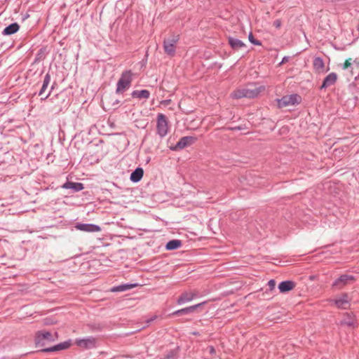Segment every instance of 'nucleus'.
<instances>
[{"label": "nucleus", "instance_id": "nucleus-17", "mask_svg": "<svg viewBox=\"0 0 359 359\" xmlns=\"http://www.w3.org/2000/svg\"><path fill=\"white\" fill-rule=\"evenodd\" d=\"M295 287V283L291 280L281 282L278 285L280 292H287L292 290Z\"/></svg>", "mask_w": 359, "mask_h": 359}, {"label": "nucleus", "instance_id": "nucleus-12", "mask_svg": "<svg viewBox=\"0 0 359 359\" xmlns=\"http://www.w3.org/2000/svg\"><path fill=\"white\" fill-rule=\"evenodd\" d=\"M198 296V291H187L184 292L177 299V304H182L186 302H190L194 299L195 297Z\"/></svg>", "mask_w": 359, "mask_h": 359}, {"label": "nucleus", "instance_id": "nucleus-10", "mask_svg": "<svg viewBox=\"0 0 359 359\" xmlns=\"http://www.w3.org/2000/svg\"><path fill=\"white\" fill-rule=\"evenodd\" d=\"M75 227L76 229L79 231L88 233L100 232L101 231V228L100 226L93 224L78 223L76 224Z\"/></svg>", "mask_w": 359, "mask_h": 359}, {"label": "nucleus", "instance_id": "nucleus-26", "mask_svg": "<svg viewBox=\"0 0 359 359\" xmlns=\"http://www.w3.org/2000/svg\"><path fill=\"white\" fill-rule=\"evenodd\" d=\"M203 303L202 304H196V305H194V306H189V307H187V308H184L182 309V312L184 313V315H186V314H189L190 313H192L194 312L198 307H199L200 306H201Z\"/></svg>", "mask_w": 359, "mask_h": 359}, {"label": "nucleus", "instance_id": "nucleus-35", "mask_svg": "<svg viewBox=\"0 0 359 359\" xmlns=\"http://www.w3.org/2000/svg\"><path fill=\"white\" fill-rule=\"evenodd\" d=\"M208 348H209V352L210 354H212V355L215 354L216 351L213 346H210L208 347Z\"/></svg>", "mask_w": 359, "mask_h": 359}, {"label": "nucleus", "instance_id": "nucleus-1", "mask_svg": "<svg viewBox=\"0 0 359 359\" xmlns=\"http://www.w3.org/2000/svg\"><path fill=\"white\" fill-rule=\"evenodd\" d=\"M264 90V86L257 87L254 85H248L244 88L236 89L231 93V96L235 99L243 97L255 98Z\"/></svg>", "mask_w": 359, "mask_h": 359}, {"label": "nucleus", "instance_id": "nucleus-13", "mask_svg": "<svg viewBox=\"0 0 359 359\" xmlns=\"http://www.w3.org/2000/svg\"><path fill=\"white\" fill-rule=\"evenodd\" d=\"M70 346H71V341L69 340V341H64L62 343L58 344L53 346L52 347H50V348H43L41 350V351L46 352V353L55 352V351L66 349V348H69Z\"/></svg>", "mask_w": 359, "mask_h": 359}, {"label": "nucleus", "instance_id": "nucleus-32", "mask_svg": "<svg viewBox=\"0 0 359 359\" xmlns=\"http://www.w3.org/2000/svg\"><path fill=\"white\" fill-rule=\"evenodd\" d=\"M273 25H274L276 27L279 28V27H280V25H281V22H280V20H275V21H274V22H273Z\"/></svg>", "mask_w": 359, "mask_h": 359}, {"label": "nucleus", "instance_id": "nucleus-8", "mask_svg": "<svg viewBox=\"0 0 359 359\" xmlns=\"http://www.w3.org/2000/svg\"><path fill=\"white\" fill-rule=\"evenodd\" d=\"M354 280L355 278L353 276L343 274L334 280L332 286V287L341 289L344 286L352 283Z\"/></svg>", "mask_w": 359, "mask_h": 359}, {"label": "nucleus", "instance_id": "nucleus-21", "mask_svg": "<svg viewBox=\"0 0 359 359\" xmlns=\"http://www.w3.org/2000/svg\"><path fill=\"white\" fill-rule=\"evenodd\" d=\"M355 323V317L351 313H346V315L344 316V318L341 321V325H346L349 327H354Z\"/></svg>", "mask_w": 359, "mask_h": 359}, {"label": "nucleus", "instance_id": "nucleus-11", "mask_svg": "<svg viewBox=\"0 0 359 359\" xmlns=\"http://www.w3.org/2000/svg\"><path fill=\"white\" fill-rule=\"evenodd\" d=\"M330 302H333L338 309H346L350 306L348 296L346 293H344L340 297L334 300L331 299Z\"/></svg>", "mask_w": 359, "mask_h": 359}, {"label": "nucleus", "instance_id": "nucleus-2", "mask_svg": "<svg viewBox=\"0 0 359 359\" xmlns=\"http://www.w3.org/2000/svg\"><path fill=\"white\" fill-rule=\"evenodd\" d=\"M132 72L131 71H125L122 73L120 79L116 84V93H123L125 90L130 87L132 82Z\"/></svg>", "mask_w": 359, "mask_h": 359}, {"label": "nucleus", "instance_id": "nucleus-18", "mask_svg": "<svg viewBox=\"0 0 359 359\" xmlns=\"http://www.w3.org/2000/svg\"><path fill=\"white\" fill-rule=\"evenodd\" d=\"M229 43L233 50H239L245 47V44L241 40L229 36L228 38Z\"/></svg>", "mask_w": 359, "mask_h": 359}, {"label": "nucleus", "instance_id": "nucleus-19", "mask_svg": "<svg viewBox=\"0 0 359 359\" xmlns=\"http://www.w3.org/2000/svg\"><path fill=\"white\" fill-rule=\"evenodd\" d=\"M144 170L142 168H137L130 175V180L133 182H138L143 177Z\"/></svg>", "mask_w": 359, "mask_h": 359}, {"label": "nucleus", "instance_id": "nucleus-25", "mask_svg": "<svg viewBox=\"0 0 359 359\" xmlns=\"http://www.w3.org/2000/svg\"><path fill=\"white\" fill-rule=\"evenodd\" d=\"M182 246V241L180 240H171L167 243L165 248L168 250L177 249Z\"/></svg>", "mask_w": 359, "mask_h": 359}, {"label": "nucleus", "instance_id": "nucleus-14", "mask_svg": "<svg viewBox=\"0 0 359 359\" xmlns=\"http://www.w3.org/2000/svg\"><path fill=\"white\" fill-rule=\"evenodd\" d=\"M337 79V75L332 72L329 74L323 80V82L320 86V89L327 88L335 83Z\"/></svg>", "mask_w": 359, "mask_h": 359}, {"label": "nucleus", "instance_id": "nucleus-22", "mask_svg": "<svg viewBox=\"0 0 359 359\" xmlns=\"http://www.w3.org/2000/svg\"><path fill=\"white\" fill-rule=\"evenodd\" d=\"M133 97L139 98V99H148L150 96V93L147 90H134L131 93Z\"/></svg>", "mask_w": 359, "mask_h": 359}, {"label": "nucleus", "instance_id": "nucleus-3", "mask_svg": "<svg viewBox=\"0 0 359 359\" xmlns=\"http://www.w3.org/2000/svg\"><path fill=\"white\" fill-rule=\"evenodd\" d=\"M57 333L53 334L51 332L48 331H38L35 335V343L38 346H44L47 342L54 341Z\"/></svg>", "mask_w": 359, "mask_h": 359}, {"label": "nucleus", "instance_id": "nucleus-7", "mask_svg": "<svg viewBox=\"0 0 359 359\" xmlns=\"http://www.w3.org/2000/svg\"><path fill=\"white\" fill-rule=\"evenodd\" d=\"M301 101V97L297 94L283 96L278 100V105L280 108L285 107L290 105L299 104Z\"/></svg>", "mask_w": 359, "mask_h": 359}, {"label": "nucleus", "instance_id": "nucleus-36", "mask_svg": "<svg viewBox=\"0 0 359 359\" xmlns=\"http://www.w3.org/2000/svg\"><path fill=\"white\" fill-rule=\"evenodd\" d=\"M59 95H55L54 97H52L51 98L49 99V101L53 102V100L54 98H57L58 97Z\"/></svg>", "mask_w": 359, "mask_h": 359}, {"label": "nucleus", "instance_id": "nucleus-16", "mask_svg": "<svg viewBox=\"0 0 359 359\" xmlns=\"http://www.w3.org/2000/svg\"><path fill=\"white\" fill-rule=\"evenodd\" d=\"M313 68L317 73L320 74V73H324V72H327V70L325 69L324 61L321 57H315L313 60Z\"/></svg>", "mask_w": 359, "mask_h": 359}, {"label": "nucleus", "instance_id": "nucleus-9", "mask_svg": "<svg viewBox=\"0 0 359 359\" xmlns=\"http://www.w3.org/2000/svg\"><path fill=\"white\" fill-rule=\"evenodd\" d=\"M196 140V138L193 136H185L182 137L177 143L171 149L173 151H178L184 149L187 147L191 146Z\"/></svg>", "mask_w": 359, "mask_h": 359}, {"label": "nucleus", "instance_id": "nucleus-15", "mask_svg": "<svg viewBox=\"0 0 359 359\" xmlns=\"http://www.w3.org/2000/svg\"><path fill=\"white\" fill-rule=\"evenodd\" d=\"M62 187L66 189H72L74 192H78L83 189L84 187L82 183L80 182H65Z\"/></svg>", "mask_w": 359, "mask_h": 359}, {"label": "nucleus", "instance_id": "nucleus-34", "mask_svg": "<svg viewBox=\"0 0 359 359\" xmlns=\"http://www.w3.org/2000/svg\"><path fill=\"white\" fill-rule=\"evenodd\" d=\"M173 315H176V316H181V315H184L183 312H182V309H180V310H177L176 311H175L173 313Z\"/></svg>", "mask_w": 359, "mask_h": 359}, {"label": "nucleus", "instance_id": "nucleus-37", "mask_svg": "<svg viewBox=\"0 0 359 359\" xmlns=\"http://www.w3.org/2000/svg\"><path fill=\"white\" fill-rule=\"evenodd\" d=\"M115 103L118 104L119 101L118 100H116V102L113 104L114 105Z\"/></svg>", "mask_w": 359, "mask_h": 359}, {"label": "nucleus", "instance_id": "nucleus-29", "mask_svg": "<svg viewBox=\"0 0 359 359\" xmlns=\"http://www.w3.org/2000/svg\"><path fill=\"white\" fill-rule=\"evenodd\" d=\"M55 85H56V83H55V82H54V83H53V85L51 86L50 89V90H49L48 93L47 95H45V97H41V100H46V99H48V97L50 96V95L51 92H52V91H53V90L54 89V88H55Z\"/></svg>", "mask_w": 359, "mask_h": 359}, {"label": "nucleus", "instance_id": "nucleus-4", "mask_svg": "<svg viewBox=\"0 0 359 359\" xmlns=\"http://www.w3.org/2000/svg\"><path fill=\"white\" fill-rule=\"evenodd\" d=\"M180 40V35H172L168 39H165L163 41V49L165 53L170 55L174 56L176 51L175 45Z\"/></svg>", "mask_w": 359, "mask_h": 359}, {"label": "nucleus", "instance_id": "nucleus-31", "mask_svg": "<svg viewBox=\"0 0 359 359\" xmlns=\"http://www.w3.org/2000/svg\"><path fill=\"white\" fill-rule=\"evenodd\" d=\"M268 285H269L270 290H273L276 286V281L274 280H270L268 282Z\"/></svg>", "mask_w": 359, "mask_h": 359}, {"label": "nucleus", "instance_id": "nucleus-5", "mask_svg": "<svg viewBox=\"0 0 359 359\" xmlns=\"http://www.w3.org/2000/svg\"><path fill=\"white\" fill-rule=\"evenodd\" d=\"M156 131L161 137H164L168 134V123L166 116L163 114H158Z\"/></svg>", "mask_w": 359, "mask_h": 359}, {"label": "nucleus", "instance_id": "nucleus-20", "mask_svg": "<svg viewBox=\"0 0 359 359\" xmlns=\"http://www.w3.org/2000/svg\"><path fill=\"white\" fill-rule=\"evenodd\" d=\"M20 29V26L17 22L12 23L7 26L2 32L4 35H11L16 33Z\"/></svg>", "mask_w": 359, "mask_h": 359}, {"label": "nucleus", "instance_id": "nucleus-23", "mask_svg": "<svg viewBox=\"0 0 359 359\" xmlns=\"http://www.w3.org/2000/svg\"><path fill=\"white\" fill-rule=\"evenodd\" d=\"M137 285L136 284H123L120 285L116 287H113L111 289V291L113 292H123L128 290H130L133 287H135Z\"/></svg>", "mask_w": 359, "mask_h": 359}, {"label": "nucleus", "instance_id": "nucleus-24", "mask_svg": "<svg viewBox=\"0 0 359 359\" xmlns=\"http://www.w3.org/2000/svg\"><path fill=\"white\" fill-rule=\"evenodd\" d=\"M50 82V75L49 73H47L43 79L42 86L39 92V95L42 96L44 95L45 91L46 90L48 86H49Z\"/></svg>", "mask_w": 359, "mask_h": 359}, {"label": "nucleus", "instance_id": "nucleus-6", "mask_svg": "<svg viewBox=\"0 0 359 359\" xmlns=\"http://www.w3.org/2000/svg\"><path fill=\"white\" fill-rule=\"evenodd\" d=\"M97 339L94 337H88L83 339H75L74 344L83 349H91L97 346Z\"/></svg>", "mask_w": 359, "mask_h": 359}, {"label": "nucleus", "instance_id": "nucleus-33", "mask_svg": "<svg viewBox=\"0 0 359 359\" xmlns=\"http://www.w3.org/2000/svg\"><path fill=\"white\" fill-rule=\"evenodd\" d=\"M289 59H290V57L288 56H285L283 59H282V61L280 62V63L279 64L280 65L287 62L289 61Z\"/></svg>", "mask_w": 359, "mask_h": 359}, {"label": "nucleus", "instance_id": "nucleus-28", "mask_svg": "<svg viewBox=\"0 0 359 359\" xmlns=\"http://www.w3.org/2000/svg\"><path fill=\"white\" fill-rule=\"evenodd\" d=\"M175 355H176V353L175 351H170L161 359H171V358H173Z\"/></svg>", "mask_w": 359, "mask_h": 359}, {"label": "nucleus", "instance_id": "nucleus-38", "mask_svg": "<svg viewBox=\"0 0 359 359\" xmlns=\"http://www.w3.org/2000/svg\"><path fill=\"white\" fill-rule=\"evenodd\" d=\"M235 129L241 130V127H238V128H235Z\"/></svg>", "mask_w": 359, "mask_h": 359}, {"label": "nucleus", "instance_id": "nucleus-30", "mask_svg": "<svg viewBox=\"0 0 359 359\" xmlns=\"http://www.w3.org/2000/svg\"><path fill=\"white\" fill-rule=\"evenodd\" d=\"M351 58H349V59H348V60H346L345 61V62L344 63L343 67H342L343 69H348L349 67H351Z\"/></svg>", "mask_w": 359, "mask_h": 359}, {"label": "nucleus", "instance_id": "nucleus-27", "mask_svg": "<svg viewBox=\"0 0 359 359\" xmlns=\"http://www.w3.org/2000/svg\"><path fill=\"white\" fill-rule=\"evenodd\" d=\"M249 41L254 45L260 46L262 44L261 41L259 40H257L254 38V36L252 33H250L248 36Z\"/></svg>", "mask_w": 359, "mask_h": 359}]
</instances>
